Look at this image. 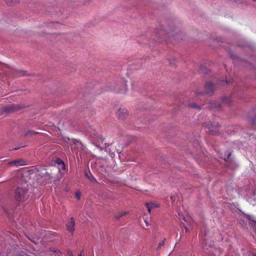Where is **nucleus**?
I'll return each mask as SVG.
<instances>
[{"mask_svg":"<svg viewBox=\"0 0 256 256\" xmlns=\"http://www.w3.org/2000/svg\"><path fill=\"white\" fill-rule=\"evenodd\" d=\"M79 256H82V254H80Z\"/></svg>","mask_w":256,"mask_h":256,"instance_id":"7c9ffc66","label":"nucleus"},{"mask_svg":"<svg viewBox=\"0 0 256 256\" xmlns=\"http://www.w3.org/2000/svg\"><path fill=\"white\" fill-rule=\"evenodd\" d=\"M146 206L148 208V210L149 212H150V210L152 208H156L158 206V205L154 202H150L146 204Z\"/></svg>","mask_w":256,"mask_h":256,"instance_id":"4468645a","label":"nucleus"},{"mask_svg":"<svg viewBox=\"0 0 256 256\" xmlns=\"http://www.w3.org/2000/svg\"><path fill=\"white\" fill-rule=\"evenodd\" d=\"M222 100L228 105H230L232 102V100L230 96H224L222 98Z\"/></svg>","mask_w":256,"mask_h":256,"instance_id":"f8f14e48","label":"nucleus"},{"mask_svg":"<svg viewBox=\"0 0 256 256\" xmlns=\"http://www.w3.org/2000/svg\"><path fill=\"white\" fill-rule=\"evenodd\" d=\"M144 220L146 226L150 224V220L149 218H144Z\"/></svg>","mask_w":256,"mask_h":256,"instance_id":"4be33fe9","label":"nucleus"},{"mask_svg":"<svg viewBox=\"0 0 256 256\" xmlns=\"http://www.w3.org/2000/svg\"><path fill=\"white\" fill-rule=\"evenodd\" d=\"M168 34L172 36L178 35L180 32V30L176 27H173L171 28L168 30Z\"/></svg>","mask_w":256,"mask_h":256,"instance_id":"1a4fd4ad","label":"nucleus"},{"mask_svg":"<svg viewBox=\"0 0 256 256\" xmlns=\"http://www.w3.org/2000/svg\"><path fill=\"white\" fill-rule=\"evenodd\" d=\"M56 162L58 164V168L59 170H64L65 168L64 162L60 159H57Z\"/></svg>","mask_w":256,"mask_h":256,"instance_id":"ddd939ff","label":"nucleus"},{"mask_svg":"<svg viewBox=\"0 0 256 256\" xmlns=\"http://www.w3.org/2000/svg\"><path fill=\"white\" fill-rule=\"evenodd\" d=\"M6 2L8 5H12L13 4L17 3L18 0H5Z\"/></svg>","mask_w":256,"mask_h":256,"instance_id":"a211bd4d","label":"nucleus"},{"mask_svg":"<svg viewBox=\"0 0 256 256\" xmlns=\"http://www.w3.org/2000/svg\"><path fill=\"white\" fill-rule=\"evenodd\" d=\"M246 196L249 202L253 205L256 204V193L253 190H248L246 192Z\"/></svg>","mask_w":256,"mask_h":256,"instance_id":"39448f33","label":"nucleus"},{"mask_svg":"<svg viewBox=\"0 0 256 256\" xmlns=\"http://www.w3.org/2000/svg\"><path fill=\"white\" fill-rule=\"evenodd\" d=\"M180 219H182V224L184 226L185 232L187 233L190 231L192 228L193 220L188 216H184L183 214H178Z\"/></svg>","mask_w":256,"mask_h":256,"instance_id":"7ed1b4c3","label":"nucleus"},{"mask_svg":"<svg viewBox=\"0 0 256 256\" xmlns=\"http://www.w3.org/2000/svg\"><path fill=\"white\" fill-rule=\"evenodd\" d=\"M206 93L208 94H212L214 91V86L211 82H208L205 84Z\"/></svg>","mask_w":256,"mask_h":256,"instance_id":"6e6552de","label":"nucleus"},{"mask_svg":"<svg viewBox=\"0 0 256 256\" xmlns=\"http://www.w3.org/2000/svg\"><path fill=\"white\" fill-rule=\"evenodd\" d=\"M240 223L246 222V224H247L248 222L250 226L253 227L256 231V220L249 216L243 215L242 216Z\"/></svg>","mask_w":256,"mask_h":256,"instance_id":"20e7f679","label":"nucleus"},{"mask_svg":"<svg viewBox=\"0 0 256 256\" xmlns=\"http://www.w3.org/2000/svg\"><path fill=\"white\" fill-rule=\"evenodd\" d=\"M16 166H21L25 165V162L22 160H16Z\"/></svg>","mask_w":256,"mask_h":256,"instance_id":"f3484780","label":"nucleus"},{"mask_svg":"<svg viewBox=\"0 0 256 256\" xmlns=\"http://www.w3.org/2000/svg\"><path fill=\"white\" fill-rule=\"evenodd\" d=\"M85 176L88 179H90L92 182H96V179L91 174H88V172L85 173Z\"/></svg>","mask_w":256,"mask_h":256,"instance_id":"dca6fc26","label":"nucleus"},{"mask_svg":"<svg viewBox=\"0 0 256 256\" xmlns=\"http://www.w3.org/2000/svg\"><path fill=\"white\" fill-rule=\"evenodd\" d=\"M224 160H226V158H224Z\"/></svg>","mask_w":256,"mask_h":256,"instance_id":"c85d7f7f","label":"nucleus"},{"mask_svg":"<svg viewBox=\"0 0 256 256\" xmlns=\"http://www.w3.org/2000/svg\"><path fill=\"white\" fill-rule=\"evenodd\" d=\"M16 160H14L8 162V164L10 166H16Z\"/></svg>","mask_w":256,"mask_h":256,"instance_id":"5701e85b","label":"nucleus"},{"mask_svg":"<svg viewBox=\"0 0 256 256\" xmlns=\"http://www.w3.org/2000/svg\"><path fill=\"white\" fill-rule=\"evenodd\" d=\"M182 104L184 105V106L186 107L191 108H194L196 109V110H200L201 108L200 106L196 104L190 102V100L186 98L182 100Z\"/></svg>","mask_w":256,"mask_h":256,"instance_id":"423d86ee","label":"nucleus"},{"mask_svg":"<svg viewBox=\"0 0 256 256\" xmlns=\"http://www.w3.org/2000/svg\"><path fill=\"white\" fill-rule=\"evenodd\" d=\"M30 192L26 188V186H18L16 189L14 194V198L18 201L24 202L28 200Z\"/></svg>","mask_w":256,"mask_h":256,"instance_id":"f257e3e1","label":"nucleus"},{"mask_svg":"<svg viewBox=\"0 0 256 256\" xmlns=\"http://www.w3.org/2000/svg\"><path fill=\"white\" fill-rule=\"evenodd\" d=\"M127 91H128V88H127L126 86V87L124 88V90L122 92L125 94V93H126V92Z\"/></svg>","mask_w":256,"mask_h":256,"instance_id":"a878e982","label":"nucleus"},{"mask_svg":"<svg viewBox=\"0 0 256 256\" xmlns=\"http://www.w3.org/2000/svg\"><path fill=\"white\" fill-rule=\"evenodd\" d=\"M66 138L65 140H68V141L70 142V144L71 146V147H72V148H73V146L71 144L72 142L70 141V140L68 138Z\"/></svg>","mask_w":256,"mask_h":256,"instance_id":"b1692460","label":"nucleus"},{"mask_svg":"<svg viewBox=\"0 0 256 256\" xmlns=\"http://www.w3.org/2000/svg\"><path fill=\"white\" fill-rule=\"evenodd\" d=\"M81 196V192L78 190L76 192V197L78 200H80Z\"/></svg>","mask_w":256,"mask_h":256,"instance_id":"aec40b11","label":"nucleus"},{"mask_svg":"<svg viewBox=\"0 0 256 256\" xmlns=\"http://www.w3.org/2000/svg\"><path fill=\"white\" fill-rule=\"evenodd\" d=\"M208 128L213 134H216L219 132L218 124L217 122H213L208 124Z\"/></svg>","mask_w":256,"mask_h":256,"instance_id":"0eeeda50","label":"nucleus"},{"mask_svg":"<svg viewBox=\"0 0 256 256\" xmlns=\"http://www.w3.org/2000/svg\"><path fill=\"white\" fill-rule=\"evenodd\" d=\"M28 105L24 104H8L4 107L3 110L4 112H11L15 111L28 110L27 108Z\"/></svg>","mask_w":256,"mask_h":256,"instance_id":"f03ea898","label":"nucleus"},{"mask_svg":"<svg viewBox=\"0 0 256 256\" xmlns=\"http://www.w3.org/2000/svg\"><path fill=\"white\" fill-rule=\"evenodd\" d=\"M194 94L196 97H199L200 96H202L203 94V92L200 91L196 90L194 92Z\"/></svg>","mask_w":256,"mask_h":256,"instance_id":"6ab92c4d","label":"nucleus"},{"mask_svg":"<svg viewBox=\"0 0 256 256\" xmlns=\"http://www.w3.org/2000/svg\"><path fill=\"white\" fill-rule=\"evenodd\" d=\"M166 238H164L162 242H160L158 245V248H160L164 244Z\"/></svg>","mask_w":256,"mask_h":256,"instance_id":"412c9836","label":"nucleus"},{"mask_svg":"<svg viewBox=\"0 0 256 256\" xmlns=\"http://www.w3.org/2000/svg\"><path fill=\"white\" fill-rule=\"evenodd\" d=\"M28 134H36V132H32V131H30V132H26V135Z\"/></svg>","mask_w":256,"mask_h":256,"instance_id":"bb28decb","label":"nucleus"},{"mask_svg":"<svg viewBox=\"0 0 256 256\" xmlns=\"http://www.w3.org/2000/svg\"><path fill=\"white\" fill-rule=\"evenodd\" d=\"M125 110V108H122V107H120V108H118V109L116 110Z\"/></svg>","mask_w":256,"mask_h":256,"instance_id":"393cba45","label":"nucleus"},{"mask_svg":"<svg viewBox=\"0 0 256 256\" xmlns=\"http://www.w3.org/2000/svg\"><path fill=\"white\" fill-rule=\"evenodd\" d=\"M253 0L256 2V0Z\"/></svg>","mask_w":256,"mask_h":256,"instance_id":"c756f323","label":"nucleus"},{"mask_svg":"<svg viewBox=\"0 0 256 256\" xmlns=\"http://www.w3.org/2000/svg\"><path fill=\"white\" fill-rule=\"evenodd\" d=\"M74 222L72 218H71L70 220V221L68 222V223L66 224V228L67 229L70 231L72 232L74 230Z\"/></svg>","mask_w":256,"mask_h":256,"instance_id":"9b49d317","label":"nucleus"},{"mask_svg":"<svg viewBox=\"0 0 256 256\" xmlns=\"http://www.w3.org/2000/svg\"><path fill=\"white\" fill-rule=\"evenodd\" d=\"M168 60L170 62V64L172 65L175 64L176 62V58L172 56H169L168 58Z\"/></svg>","mask_w":256,"mask_h":256,"instance_id":"2eb2a0df","label":"nucleus"},{"mask_svg":"<svg viewBox=\"0 0 256 256\" xmlns=\"http://www.w3.org/2000/svg\"><path fill=\"white\" fill-rule=\"evenodd\" d=\"M220 104L218 102H212L210 104V107L211 110H218V108H220Z\"/></svg>","mask_w":256,"mask_h":256,"instance_id":"9d476101","label":"nucleus"},{"mask_svg":"<svg viewBox=\"0 0 256 256\" xmlns=\"http://www.w3.org/2000/svg\"><path fill=\"white\" fill-rule=\"evenodd\" d=\"M18 256H27V254H20Z\"/></svg>","mask_w":256,"mask_h":256,"instance_id":"cd10ccee","label":"nucleus"}]
</instances>
